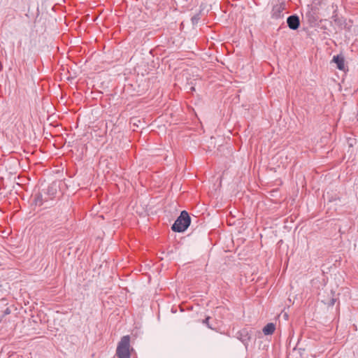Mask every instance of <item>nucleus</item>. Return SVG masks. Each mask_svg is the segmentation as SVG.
<instances>
[{
    "label": "nucleus",
    "instance_id": "nucleus-1",
    "mask_svg": "<svg viewBox=\"0 0 358 358\" xmlns=\"http://www.w3.org/2000/svg\"><path fill=\"white\" fill-rule=\"evenodd\" d=\"M191 218L185 210L181 212L180 216L176 219L171 229L173 231L183 232L189 226Z\"/></svg>",
    "mask_w": 358,
    "mask_h": 358
},
{
    "label": "nucleus",
    "instance_id": "nucleus-2",
    "mask_svg": "<svg viewBox=\"0 0 358 358\" xmlns=\"http://www.w3.org/2000/svg\"><path fill=\"white\" fill-rule=\"evenodd\" d=\"M116 355L118 358H130V337L124 336L118 343Z\"/></svg>",
    "mask_w": 358,
    "mask_h": 358
},
{
    "label": "nucleus",
    "instance_id": "nucleus-3",
    "mask_svg": "<svg viewBox=\"0 0 358 358\" xmlns=\"http://www.w3.org/2000/svg\"><path fill=\"white\" fill-rule=\"evenodd\" d=\"M236 338L238 339L248 348L249 342L251 340V333L248 329H243L236 334Z\"/></svg>",
    "mask_w": 358,
    "mask_h": 358
},
{
    "label": "nucleus",
    "instance_id": "nucleus-4",
    "mask_svg": "<svg viewBox=\"0 0 358 358\" xmlns=\"http://www.w3.org/2000/svg\"><path fill=\"white\" fill-rule=\"evenodd\" d=\"M285 8V2L274 5L271 10V17L279 19L283 17V10Z\"/></svg>",
    "mask_w": 358,
    "mask_h": 358
},
{
    "label": "nucleus",
    "instance_id": "nucleus-5",
    "mask_svg": "<svg viewBox=\"0 0 358 358\" xmlns=\"http://www.w3.org/2000/svg\"><path fill=\"white\" fill-rule=\"evenodd\" d=\"M287 23L289 29L296 30L300 25L299 17L296 15H290L287 19Z\"/></svg>",
    "mask_w": 358,
    "mask_h": 358
},
{
    "label": "nucleus",
    "instance_id": "nucleus-6",
    "mask_svg": "<svg viewBox=\"0 0 358 358\" xmlns=\"http://www.w3.org/2000/svg\"><path fill=\"white\" fill-rule=\"evenodd\" d=\"M332 61L336 64L337 68L339 70L345 69V61L344 57L340 55L334 56Z\"/></svg>",
    "mask_w": 358,
    "mask_h": 358
},
{
    "label": "nucleus",
    "instance_id": "nucleus-7",
    "mask_svg": "<svg viewBox=\"0 0 358 358\" xmlns=\"http://www.w3.org/2000/svg\"><path fill=\"white\" fill-rule=\"evenodd\" d=\"M275 327L273 323H268L264 328H263V333L265 335H271L275 331Z\"/></svg>",
    "mask_w": 358,
    "mask_h": 358
},
{
    "label": "nucleus",
    "instance_id": "nucleus-8",
    "mask_svg": "<svg viewBox=\"0 0 358 358\" xmlns=\"http://www.w3.org/2000/svg\"><path fill=\"white\" fill-rule=\"evenodd\" d=\"M209 319H210V317H206V318L203 321V322L204 324H206L209 328H210V329H211V327H210V326L209 325V324H208V320H209Z\"/></svg>",
    "mask_w": 358,
    "mask_h": 358
},
{
    "label": "nucleus",
    "instance_id": "nucleus-9",
    "mask_svg": "<svg viewBox=\"0 0 358 358\" xmlns=\"http://www.w3.org/2000/svg\"><path fill=\"white\" fill-rule=\"evenodd\" d=\"M5 313L6 314H9L10 313V310L8 308H7L6 310H5Z\"/></svg>",
    "mask_w": 358,
    "mask_h": 358
},
{
    "label": "nucleus",
    "instance_id": "nucleus-10",
    "mask_svg": "<svg viewBox=\"0 0 358 358\" xmlns=\"http://www.w3.org/2000/svg\"><path fill=\"white\" fill-rule=\"evenodd\" d=\"M335 301H336V300H335V299H334L331 300V306H333V305L334 304Z\"/></svg>",
    "mask_w": 358,
    "mask_h": 358
},
{
    "label": "nucleus",
    "instance_id": "nucleus-11",
    "mask_svg": "<svg viewBox=\"0 0 358 358\" xmlns=\"http://www.w3.org/2000/svg\"><path fill=\"white\" fill-rule=\"evenodd\" d=\"M190 90H191V91H194V87H190Z\"/></svg>",
    "mask_w": 358,
    "mask_h": 358
}]
</instances>
